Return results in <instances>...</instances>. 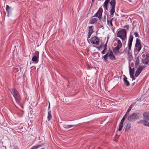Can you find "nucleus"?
<instances>
[{"instance_id": "obj_1", "label": "nucleus", "mask_w": 149, "mask_h": 149, "mask_svg": "<svg viewBox=\"0 0 149 149\" xmlns=\"http://www.w3.org/2000/svg\"><path fill=\"white\" fill-rule=\"evenodd\" d=\"M9 90L10 91L11 93L13 95L15 99L17 104L20 105L21 104V98L19 93L17 90L15 88H10Z\"/></svg>"}, {"instance_id": "obj_2", "label": "nucleus", "mask_w": 149, "mask_h": 149, "mask_svg": "<svg viewBox=\"0 0 149 149\" xmlns=\"http://www.w3.org/2000/svg\"><path fill=\"white\" fill-rule=\"evenodd\" d=\"M141 118V114L137 112H134L127 117V119L130 122H134L137 120L140 119Z\"/></svg>"}, {"instance_id": "obj_3", "label": "nucleus", "mask_w": 149, "mask_h": 149, "mask_svg": "<svg viewBox=\"0 0 149 149\" xmlns=\"http://www.w3.org/2000/svg\"><path fill=\"white\" fill-rule=\"evenodd\" d=\"M109 52H108L105 55L102 57V58L104 59V62H107L108 57H109V59L111 60H114L116 59V57L112 51L110 49H109Z\"/></svg>"}, {"instance_id": "obj_4", "label": "nucleus", "mask_w": 149, "mask_h": 149, "mask_svg": "<svg viewBox=\"0 0 149 149\" xmlns=\"http://www.w3.org/2000/svg\"><path fill=\"white\" fill-rule=\"evenodd\" d=\"M127 34L126 30L122 29L117 32V36L120 38L122 40L124 41L126 38Z\"/></svg>"}, {"instance_id": "obj_5", "label": "nucleus", "mask_w": 149, "mask_h": 149, "mask_svg": "<svg viewBox=\"0 0 149 149\" xmlns=\"http://www.w3.org/2000/svg\"><path fill=\"white\" fill-rule=\"evenodd\" d=\"M117 40V46L113 49V52L116 55L121 54V53H120V49L122 46V44L121 41L119 39Z\"/></svg>"}, {"instance_id": "obj_6", "label": "nucleus", "mask_w": 149, "mask_h": 149, "mask_svg": "<svg viewBox=\"0 0 149 149\" xmlns=\"http://www.w3.org/2000/svg\"><path fill=\"white\" fill-rule=\"evenodd\" d=\"M116 4V0H111L110 2L111 10L110 11V15L113 16L115 12V7Z\"/></svg>"}, {"instance_id": "obj_7", "label": "nucleus", "mask_w": 149, "mask_h": 149, "mask_svg": "<svg viewBox=\"0 0 149 149\" xmlns=\"http://www.w3.org/2000/svg\"><path fill=\"white\" fill-rule=\"evenodd\" d=\"M90 41L91 43L92 44H95L97 45L99 44L100 40L97 36H94L92 37Z\"/></svg>"}, {"instance_id": "obj_8", "label": "nucleus", "mask_w": 149, "mask_h": 149, "mask_svg": "<svg viewBox=\"0 0 149 149\" xmlns=\"http://www.w3.org/2000/svg\"><path fill=\"white\" fill-rule=\"evenodd\" d=\"M103 12V9L102 8H100L97 12L93 16V17H98L100 20L101 18L102 14Z\"/></svg>"}, {"instance_id": "obj_9", "label": "nucleus", "mask_w": 149, "mask_h": 149, "mask_svg": "<svg viewBox=\"0 0 149 149\" xmlns=\"http://www.w3.org/2000/svg\"><path fill=\"white\" fill-rule=\"evenodd\" d=\"M133 37L132 35H130V36L128 40V49L129 50L131 49V46L132 44V42L133 39Z\"/></svg>"}, {"instance_id": "obj_10", "label": "nucleus", "mask_w": 149, "mask_h": 149, "mask_svg": "<svg viewBox=\"0 0 149 149\" xmlns=\"http://www.w3.org/2000/svg\"><path fill=\"white\" fill-rule=\"evenodd\" d=\"M129 68L130 77L132 78V80H134L135 79V78L134 76V68H132L130 65Z\"/></svg>"}, {"instance_id": "obj_11", "label": "nucleus", "mask_w": 149, "mask_h": 149, "mask_svg": "<svg viewBox=\"0 0 149 149\" xmlns=\"http://www.w3.org/2000/svg\"><path fill=\"white\" fill-rule=\"evenodd\" d=\"M142 62L144 64L149 65V54H146V58L142 59Z\"/></svg>"}, {"instance_id": "obj_12", "label": "nucleus", "mask_w": 149, "mask_h": 149, "mask_svg": "<svg viewBox=\"0 0 149 149\" xmlns=\"http://www.w3.org/2000/svg\"><path fill=\"white\" fill-rule=\"evenodd\" d=\"M144 67H143L141 66H140L137 69L135 72V76L136 77H137L140 74L141 72L143 70Z\"/></svg>"}, {"instance_id": "obj_13", "label": "nucleus", "mask_w": 149, "mask_h": 149, "mask_svg": "<svg viewBox=\"0 0 149 149\" xmlns=\"http://www.w3.org/2000/svg\"><path fill=\"white\" fill-rule=\"evenodd\" d=\"M81 123H79V124H76V125H66L65 124H63V127L65 129H69L72 127H73L74 126L75 127H78L79 125H81Z\"/></svg>"}, {"instance_id": "obj_14", "label": "nucleus", "mask_w": 149, "mask_h": 149, "mask_svg": "<svg viewBox=\"0 0 149 149\" xmlns=\"http://www.w3.org/2000/svg\"><path fill=\"white\" fill-rule=\"evenodd\" d=\"M110 0H106L105 1L103 5V7L105 10H108V4L109 3H110Z\"/></svg>"}, {"instance_id": "obj_15", "label": "nucleus", "mask_w": 149, "mask_h": 149, "mask_svg": "<svg viewBox=\"0 0 149 149\" xmlns=\"http://www.w3.org/2000/svg\"><path fill=\"white\" fill-rule=\"evenodd\" d=\"M108 17V14H107V24L109 25H110L111 27H112L113 26L112 24V21L113 20L114 18H112L110 19V18H109Z\"/></svg>"}, {"instance_id": "obj_16", "label": "nucleus", "mask_w": 149, "mask_h": 149, "mask_svg": "<svg viewBox=\"0 0 149 149\" xmlns=\"http://www.w3.org/2000/svg\"><path fill=\"white\" fill-rule=\"evenodd\" d=\"M143 118L144 120H149V113L147 112H146L143 113Z\"/></svg>"}, {"instance_id": "obj_17", "label": "nucleus", "mask_w": 149, "mask_h": 149, "mask_svg": "<svg viewBox=\"0 0 149 149\" xmlns=\"http://www.w3.org/2000/svg\"><path fill=\"white\" fill-rule=\"evenodd\" d=\"M123 81H124V84L125 85L127 86H129L130 85V83L129 81L127 80V78L126 76L124 75L123 76Z\"/></svg>"}, {"instance_id": "obj_18", "label": "nucleus", "mask_w": 149, "mask_h": 149, "mask_svg": "<svg viewBox=\"0 0 149 149\" xmlns=\"http://www.w3.org/2000/svg\"><path fill=\"white\" fill-rule=\"evenodd\" d=\"M131 128V124L130 123H128L127 124L126 127L125 128V130L126 132H128L130 130Z\"/></svg>"}, {"instance_id": "obj_19", "label": "nucleus", "mask_w": 149, "mask_h": 149, "mask_svg": "<svg viewBox=\"0 0 149 149\" xmlns=\"http://www.w3.org/2000/svg\"><path fill=\"white\" fill-rule=\"evenodd\" d=\"M6 11L8 12V16L9 15L11 11V7L9 6L8 5H6Z\"/></svg>"}, {"instance_id": "obj_20", "label": "nucleus", "mask_w": 149, "mask_h": 149, "mask_svg": "<svg viewBox=\"0 0 149 149\" xmlns=\"http://www.w3.org/2000/svg\"><path fill=\"white\" fill-rule=\"evenodd\" d=\"M97 20V19L96 18H93L90 20L89 23L91 24H94L96 23Z\"/></svg>"}, {"instance_id": "obj_21", "label": "nucleus", "mask_w": 149, "mask_h": 149, "mask_svg": "<svg viewBox=\"0 0 149 149\" xmlns=\"http://www.w3.org/2000/svg\"><path fill=\"white\" fill-rule=\"evenodd\" d=\"M32 60V61L35 62L36 63H37L38 62L39 58L38 57L34 56L33 57Z\"/></svg>"}, {"instance_id": "obj_22", "label": "nucleus", "mask_w": 149, "mask_h": 149, "mask_svg": "<svg viewBox=\"0 0 149 149\" xmlns=\"http://www.w3.org/2000/svg\"><path fill=\"white\" fill-rule=\"evenodd\" d=\"M132 105L131 104V105L129 107V108L127 111H126V113L125 115L124 116H126V117H127L128 114H129V112L130 111H131V109H132Z\"/></svg>"}, {"instance_id": "obj_23", "label": "nucleus", "mask_w": 149, "mask_h": 149, "mask_svg": "<svg viewBox=\"0 0 149 149\" xmlns=\"http://www.w3.org/2000/svg\"><path fill=\"white\" fill-rule=\"evenodd\" d=\"M52 116L51 115V112L50 110L48 112L47 120L48 121H49L52 118Z\"/></svg>"}, {"instance_id": "obj_24", "label": "nucleus", "mask_w": 149, "mask_h": 149, "mask_svg": "<svg viewBox=\"0 0 149 149\" xmlns=\"http://www.w3.org/2000/svg\"><path fill=\"white\" fill-rule=\"evenodd\" d=\"M135 47L136 48V49L138 52H139L142 48L141 44H135Z\"/></svg>"}, {"instance_id": "obj_25", "label": "nucleus", "mask_w": 149, "mask_h": 149, "mask_svg": "<svg viewBox=\"0 0 149 149\" xmlns=\"http://www.w3.org/2000/svg\"><path fill=\"white\" fill-rule=\"evenodd\" d=\"M93 26H91L88 27L89 33H93Z\"/></svg>"}, {"instance_id": "obj_26", "label": "nucleus", "mask_w": 149, "mask_h": 149, "mask_svg": "<svg viewBox=\"0 0 149 149\" xmlns=\"http://www.w3.org/2000/svg\"><path fill=\"white\" fill-rule=\"evenodd\" d=\"M127 118L126 116H124L123 118H122L119 124L123 125L125 119Z\"/></svg>"}, {"instance_id": "obj_27", "label": "nucleus", "mask_w": 149, "mask_h": 149, "mask_svg": "<svg viewBox=\"0 0 149 149\" xmlns=\"http://www.w3.org/2000/svg\"><path fill=\"white\" fill-rule=\"evenodd\" d=\"M139 63V57H137L136 59V61L135 63V65L136 67L138 66Z\"/></svg>"}, {"instance_id": "obj_28", "label": "nucleus", "mask_w": 149, "mask_h": 149, "mask_svg": "<svg viewBox=\"0 0 149 149\" xmlns=\"http://www.w3.org/2000/svg\"><path fill=\"white\" fill-rule=\"evenodd\" d=\"M148 121L143 120V124L146 126L149 127V122Z\"/></svg>"}, {"instance_id": "obj_29", "label": "nucleus", "mask_w": 149, "mask_h": 149, "mask_svg": "<svg viewBox=\"0 0 149 149\" xmlns=\"http://www.w3.org/2000/svg\"><path fill=\"white\" fill-rule=\"evenodd\" d=\"M109 38V37L107 38V42L104 45V49L106 50L107 49V43L108 42V39Z\"/></svg>"}, {"instance_id": "obj_30", "label": "nucleus", "mask_w": 149, "mask_h": 149, "mask_svg": "<svg viewBox=\"0 0 149 149\" xmlns=\"http://www.w3.org/2000/svg\"><path fill=\"white\" fill-rule=\"evenodd\" d=\"M123 127V125L121 124H119V127L118 129V130L119 131H120L122 129Z\"/></svg>"}, {"instance_id": "obj_31", "label": "nucleus", "mask_w": 149, "mask_h": 149, "mask_svg": "<svg viewBox=\"0 0 149 149\" xmlns=\"http://www.w3.org/2000/svg\"><path fill=\"white\" fill-rule=\"evenodd\" d=\"M93 47H96L99 50H100V49H101L102 48L103 45L102 44L100 45L99 47H96L95 46L93 45Z\"/></svg>"}, {"instance_id": "obj_32", "label": "nucleus", "mask_w": 149, "mask_h": 149, "mask_svg": "<svg viewBox=\"0 0 149 149\" xmlns=\"http://www.w3.org/2000/svg\"><path fill=\"white\" fill-rule=\"evenodd\" d=\"M140 43V40L138 38H137L136 39V42L135 44H141Z\"/></svg>"}, {"instance_id": "obj_33", "label": "nucleus", "mask_w": 149, "mask_h": 149, "mask_svg": "<svg viewBox=\"0 0 149 149\" xmlns=\"http://www.w3.org/2000/svg\"><path fill=\"white\" fill-rule=\"evenodd\" d=\"M35 56H36L37 57H38L39 58V52L38 51H36L35 52Z\"/></svg>"}, {"instance_id": "obj_34", "label": "nucleus", "mask_w": 149, "mask_h": 149, "mask_svg": "<svg viewBox=\"0 0 149 149\" xmlns=\"http://www.w3.org/2000/svg\"><path fill=\"white\" fill-rule=\"evenodd\" d=\"M124 27L126 29L127 31H128L129 30V26L128 25H126L124 26Z\"/></svg>"}, {"instance_id": "obj_35", "label": "nucleus", "mask_w": 149, "mask_h": 149, "mask_svg": "<svg viewBox=\"0 0 149 149\" xmlns=\"http://www.w3.org/2000/svg\"><path fill=\"white\" fill-rule=\"evenodd\" d=\"M105 15H104V18L103 19H102V21H103V22H106V16L107 14L105 13Z\"/></svg>"}, {"instance_id": "obj_36", "label": "nucleus", "mask_w": 149, "mask_h": 149, "mask_svg": "<svg viewBox=\"0 0 149 149\" xmlns=\"http://www.w3.org/2000/svg\"><path fill=\"white\" fill-rule=\"evenodd\" d=\"M134 34L135 35V37H139V35H138V33L136 32H135L134 33Z\"/></svg>"}, {"instance_id": "obj_37", "label": "nucleus", "mask_w": 149, "mask_h": 149, "mask_svg": "<svg viewBox=\"0 0 149 149\" xmlns=\"http://www.w3.org/2000/svg\"><path fill=\"white\" fill-rule=\"evenodd\" d=\"M38 147L37 146H33L31 149H37Z\"/></svg>"}, {"instance_id": "obj_38", "label": "nucleus", "mask_w": 149, "mask_h": 149, "mask_svg": "<svg viewBox=\"0 0 149 149\" xmlns=\"http://www.w3.org/2000/svg\"><path fill=\"white\" fill-rule=\"evenodd\" d=\"M92 33H88V38H90V37Z\"/></svg>"}, {"instance_id": "obj_39", "label": "nucleus", "mask_w": 149, "mask_h": 149, "mask_svg": "<svg viewBox=\"0 0 149 149\" xmlns=\"http://www.w3.org/2000/svg\"><path fill=\"white\" fill-rule=\"evenodd\" d=\"M106 50H105L104 49V50L102 51L101 52V53L102 54H105V51Z\"/></svg>"}, {"instance_id": "obj_40", "label": "nucleus", "mask_w": 149, "mask_h": 149, "mask_svg": "<svg viewBox=\"0 0 149 149\" xmlns=\"http://www.w3.org/2000/svg\"><path fill=\"white\" fill-rule=\"evenodd\" d=\"M142 122L143 123V120H141L139 121H138L137 122L138 124H140Z\"/></svg>"}, {"instance_id": "obj_41", "label": "nucleus", "mask_w": 149, "mask_h": 149, "mask_svg": "<svg viewBox=\"0 0 149 149\" xmlns=\"http://www.w3.org/2000/svg\"><path fill=\"white\" fill-rule=\"evenodd\" d=\"M44 145V144H40V145H37V147H38V148L40 147H41L42 146H43Z\"/></svg>"}, {"instance_id": "obj_42", "label": "nucleus", "mask_w": 149, "mask_h": 149, "mask_svg": "<svg viewBox=\"0 0 149 149\" xmlns=\"http://www.w3.org/2000/svg\"><path fill=\"white\" fill-rule=\"evenodd\" d=\"M99 28H102V29H103L104 28V27H103V26L102 25H100Z\"/></svg>"}, {"instance_id": "obj_43", "label": "nucleus", "mask_w": 149, "mask_h": 149, "mask_svg": "<svg viewBox=\"0 0 149 149\" xmlns=\"http://www.w3.org/2000/svg\"><path fill=\"white\" fill-rule=\"evenodd\" d=\"M50 108V104L49 102V106H48V111H49V109Z\"/></svg>"}, {"instance_id": "obj_44", "label": "nucleus", "mask_w": 149, "mask_h": 149, "mask_svg": "<svg viewBox=\"0 0 149 149\" xmlns=\"http://www.w3.org/2000/svg\"><path fill=\"white\" fill-rule=\"evenodd\" d=\"M122 17H125L126 16V15H122Z\"/></svg>"}, {"instance_id": "obj_45", "label": "nucleus", "mask_w": 149, "mask_h": 149, "mask_svg": "<svg viewBox=\"0 0 149 149\" xmlns=\"http://www.w3.org/2000/svg\"><path fill=\"white\" fill-rule=\"evenodd\" d=\"M129 56L130 57H132V54L130 55V54L129 55Z\"/></svg>"}, {"instance_id": "obj_46", "label": "nucleus", "mask_w": 149, "mask_h": 149, "mask_svg": "<svg viewBox=\"0 0 149 149\" xmlns=\"http://www.w3.org/2000/svg\"><path fill=\"white\" fill-rule=\"evenodd\" d=\"M95 0H92V3H93Z\"/></svg>"}, {"instance_id": "obj_47", "label": "nucleus", "mask_w": 149, "mask_h": 149, "mask_svg": "<svg viewBox=\"0 0 149 149\" xmlns=\"http://www.w3.org/2000/svg\"><path fill=\"white\" fill-rule=\"evenodd\" d=\"M133 65H134L133 63H132H132L131 64V66H133Z\"/></svg>"}, {"instance_id": "obj_48", "label": "nucleus", "mask_w": 149, "mask_h": 149, "mask_svg": "<svg viewBox=\"0 0 149 149\" xmlns=\"http://www.w3.org/2000/svg\"><path fill=\"white\" fill-rule=\"evenodd\" d=\"M133 65H134L133 63H132H132L131 64V66H133Z\"/></svg>"}, {"instance_id": "obj_49", "label": "nucleus", "mask_w": 149, "mask_h": 149, "mask_svg": "<svg viewBox=\"0 0 149 149\" xmlns=\"http://www.w3.org/2000/svg\"><path fill=\"white\" fill-rule=\"evenodd\" d=\"M73 120H70V121H73Z\"/></svg>"}, {"instance_id": "obj_50", "label": "nucleus", "mask_w": 149, "mask_h": 149, "mask_svg": "<svg viewBox=\"0 0 149 149\" xmlns=\"http://www.w3.org/2000/svg\"><path fill=\"white\" fill-rule=\"evenodd\" d=\"M98 149H100V148H98Z\"/></svg>"}, {"instance_id": "obj_51", "label": "nucleus", "mask_w": 149, "mask_h": 149, "mask_svg": "<svg viewBox=\"0 0 149 149\" xmlns=\"http://www.w3.org/2000/svg\"><path fill=\"white\" fill-rule=\"evenodd\" d=\"M30 64H31V62H30Z\"/></svg>"}, {"instance_id": "obj_52", "label": "nucleus", "mask_w": 149, "mask_h": 149, "mask_svg": "<svg viewBox=\"0 0 149 149\" xmlns=\"http://www.w3.org/2000/svg\"><path fill=\"white\" fill-rule=\"evenodd\" d=\"M15 107H17L16 106H15Z\"/></svg>"}, {"instance_id": "obj_53", "label": "nucleus", "mask_w": 149, "mask_h": 149, "mask_svg": "<svg viewBox=\"0 0 149 149\" xmlns=\"http://www.w3.org/2000/svg\"><path fill=\"white\" fill-rule=\"evenodd\" d=\"M15 107H17L16 106H15Z\"/></svg>"}, {"instance_id": "obj_54", "label": "nucleus", "mask_w": 149, "mask_h": 149, "mask_svg": "<svg viewBox=\"0 0 149 149\" xmlns=\"http://www.w3.org/2000/svg\"><path fill=\"white\" fill-rule=\"evenodd\" d=\"M15 107H17L16 106H15Z\"/></svg>"}]
</instances>
